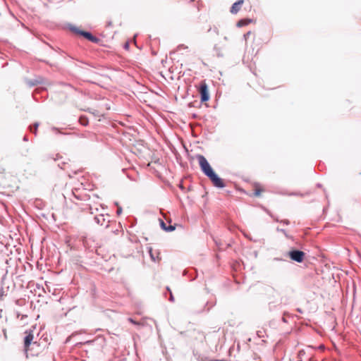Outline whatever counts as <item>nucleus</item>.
<instances>
[{
	"label": "nucleus",
	"instance_id": "nucleus-10",
	"mask_svg": "<svg viewBox=\"0 0 361 361\" xmlns=\"http://www.w3.org/2000/svg\"><path fill=\"white\" fill-rule=\"evenodd\" d=\"M79 122L81 125L86 126L88 125V119L85 116H81L79 119Z\"/></svg>",
	"mask_w": 361,
	"mask_h": 361
},
{
	"label": "nucleus",
	"instance_id": "nucleus-6",
	"mask_svg": "<svg viewBox=\"0 0 361 361\" xmlns=\"http://www.w3.org/2000/svg\"><path fill=\"white\" fill-rule=\"evenodd\" d=\"M25 334H27V335L24 339V345L25 348H27L32 341L34 336L31 333L27 334V332L26 331Z\"/></svg>",
	"mask_w": 361,
	"mask_h": 361
},
{
	"label": "nucleus",
	"instance_id": "nucleus-9",
	"mask_svg": "<svg viewBox=\"0 0 361 361\" xmlns=\"http://www.w3.org/2000/svg\"><path fill=\"white\" fill-rule=\"evenodd\" d=\"M25 82L30 87H32V86H35V85H37L38 83H39L40 80H26Z\"/></svg>",
	"mask_w": 361,
	"mask_h": 361
},
{
	"label": "nucleus",
	"instance_id": "nucleus-11",
	"mask_svg": "<svg viewBox=\"0 0 361 361\" xmlns=\"http://www.w3.org/2000/svg\"><path fill=\"white\" fill-rule=\"evenodd\" d=\"M95 219L97 220L98 224H101V225H104L105 219L103 215H99L95 217Z\"/></svg>",
	"mask_w": 361,
	"mask_h": 361
},
{
	"label": "nucleus",
	"instance_id": "nucleus-7",
	"mask_svg": "<svg viewBox=\"0 0 361 361\" xmlns=\"http://www.w3.org/2000/svg\"><path fill=\"white\" fill-rule=\"evenodd\" d=\"M161 227L166 231H173L175 230L176 227L174 225H169V226H166V224L164 223V221H161L160 222Z\"/></svg>",
	"mask_w": 361,
	"mask_h": 361
},
{
	"label": "nucleus",
	"instance_id": "nucleus-4",
	"mask_svg": "<svg viewBox=\"0 0 361 361\" xmlns=\"http://www.w3.org/2000/svg\"><path fill=\"white\" fill-rule=\"evenodd\" d=\"M305 252L300 250H291L288 252L290 258L297 262H302L305 257Z\"/></svg>",
	"mask_w": 361,
	"mask_h": 361
},
{
	"label": "nucleus",
	"instance_id": "nucleus-5",
	"mask_svg": "<svg viewBox=\"0 0 361 361\" xmlns=\"http://www.w3.org/2000/svg\"><path fill=\"white\" fill-rule=\"evenodd\" d=\"M243 0H238V1L234 3L231 8V13L233 14H236L240 10L241 6L243 5Z\"/></svg>",
	"mask_w": 361,
	"mask_h": 361
},
{
	"label": "nucleus",
	"instance_id": "nucleus-15",
	"mask_svg": "<svg viewBox=\"0 0 361 361\" xmlns=\"http://www.w3.org/2000/svg\"><path fill=\"white\" fill-rule=\"evenodd\" d=\"M128 321L132 323V324H137L138 323L137 322H135V320H133L132 318H128Z\"/></svg>",
	"mask_w": 361,
	"mask_h": 361
},
{
	"label": "nucleus",
	"instance_id": "nucleus-19",
	"mask_svg": "<svg viewBox=\"0 0 361 361\" xmlns=\"http://www.w3.org/2000/svg\"><path fill=\"white\" fill-rule=\"evenodd\" d=\"M285 224H288V221L287 220L284 221H283Z\"/></svg>",
	"mask_w": 361,
	"mask_h": 361
},
{
	"label": "nucleus",
	"instance_id": "nucleus-1",
	"mask_svg": "<svg viewBox=\"0 0 361 361\" xmlns=\"http://www.w3.org/2000/svg\"><path fill=\"white\" fill-rule=\"evenodd\" d=\"M197 159L202 172L211 180L213 185L218 188H224L225 186L224 180L214 172L206 158L203 155L198 154Z\"/></svg>",
	"mask_w": 361,
	"mask_h": 361
},
{
	"label": "nucleus",
	"instance_id": "nucleus-13",
	"mask_svg": "<svg viewBox=\"0 0 361 361\" xmlns=\"http://www.w3.org/2000/svg\"><path fill=\"white\" fill-rule=\"evenodd\" d=\"M38 126V123H35L33 126H30V131L36 135Z\"/></svg>",
	"mask_w": 361,
	"mask_h": 361
},
{
	"label": "nucleus",
	"instance_id": "nucleus-3",
	"mask_svg": "<svg viewBox=\"0 0 361 361\" xmlns=\"http://www.w3.org/2000/svg\"><path fill=\"white\" fill-rule=\"evenodd\" d=\"M71 30L77 35L83 36L84 37H85L90 42H97L99 41V39L97 37L93 36L90 32H88L86 31H82L76 27H71Z\"/></svg>",
	"mask_w": 361,
	"mask_h": 361
},
{
	"label": "nucleus",
	"instance_id": "nucleus-16",
	"mask_svg": "<svg viewBox=\"0 0 361 361\" xmlns=\"http://www.w3.org/2000/svg\"><path fill=\"white\" fill-rule=\"evenodd\" d=\"M121 212V208H118L117 210V214H120Z\"/></svg>",
	"mask_w": 361,
	"mask_h": 361
},
{
	"label": "nucleus",
	"instance_id": "nucleus-17",
	"mask_svg": "<svg viewBox=\"0 0 361 361\" xmlns=\"http://www.w3.org/2000/svg\"><path fill=\"white\" fill-rule=\"evenodd\" d=\"M168 290H169V292H171V290H170V289H169V288H168ZM170 295H171V300H173V295H172L171 293H170Z\"/></svg>",
	"mask_w": 361,
	"mask_h": 361
},
{
	"label": "nucleus",
	"instance_id": "nucleus-14",
	"mask_svg": "<svg viewBox=\"0 0 361 361\" xmlns=\"http://www.w3.org/2000/svg\"><path fill=\"white\" fill-rule=\"evenodd\" d=\"M149 254L153 261H155L154 254L152 253V248L149 249Z\"/></svg>",
	"mask_w": 361,
	"mask_h": 361
},
{
	"label": "nucleus",
	"instance_id": "nucleus-8",
	"mask_svg": "<svg viewBox=\"0 0 361 361\" xmlns=\"http://www.w3.org/2000/svg\"><path fill=\"white\" fill-rule=\"evenodd\" d=\"M264 191V190L259 185H255V192L254 195L255 197H259L261 195V194Z\"/></svg>",
	"mask_w": 361,
	"mask_h": 361
},
{
	"label": "nucleus",
	"instance_id": "nucleus-2",
	"mask_svg": "<svg viewBox=\"0 0 361 361\" xmlns=\"http://www.w3.org/2000/svg\"><path fill=\"white\" fill-rule=\"evenodd\" d=\"M199 93L200 94V100L202 102H207L209 99L208 86L205 81L201 82L199 88Z\"/></svg>",
	"mask_w": 361,
	"mask_h": 361
},
{
	"label": "nucleus",
	"instance_id": "nucleus-12",
	"mask_svg": "<svg viewBox=\"0 0 361 361\" xmlns=\"http://www.w3.org/2000/svg\"><path fill=\"white\" fill-rule=\"evenodd\" d=\"M250 22V20H241L238 21V26L241 27L247 25Z\"/></svg>",
	"mask_w": 361,
	"mask_h": 361
},
{
	"label": "nucleus",
	"instance_id": "nucleus-18",
	"mask_svg": "<svg viewBox=\"0 0 361 361\" xmlns=\"http://www.w3.org/2000/svg\"><path fill=\"white\" fill-rule=\"evenodd\" d=\"M250 34H251V32H248L245 35V37H246V36L250 35Z\"/></svg>",
	"mask_w": 361,
	"mask_h": 361
}]
</instances>
